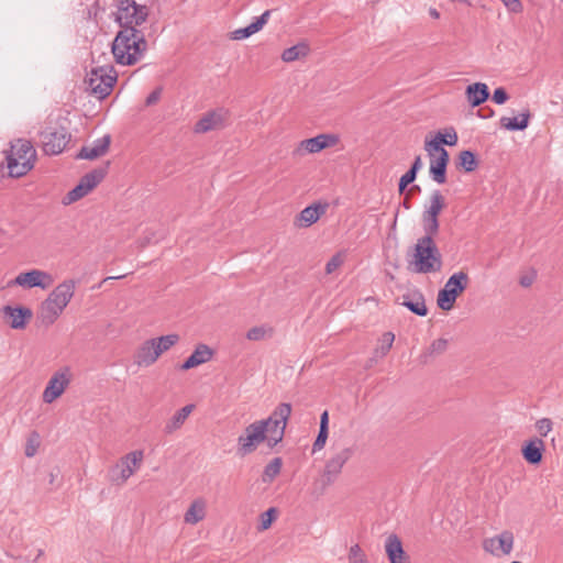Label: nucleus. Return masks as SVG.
<instances>
[{
  "instance_id": "obj_59",
  "label": "nucleus",
  "mask_w": 563,
  "mask_h": 563,
  "mask_svg": "<svg viewBox=\"0 0 563 563\" xmlns=\"http://www.w3.org/2000/svg\"><path fill=\"white\" fill-rule=\"evenodd\" d=\"M58 473H59V471H58V470H56V472H53V471H52V472L49 473V484H52V485H53V484L55 483V479H56V477H57Z\"/></svg>"
},
{
  "instance_id": "obj_56",
  "label": "nucleus",
  "mask_w": 563,
  "mask_h": 563,
  "mask_svg": "<svg viewBox=\"0 0 563 563\" xmlns=\"http://www.w3.org/2000/svg\"><path fill=\"white\" fill-rule=\"evenodd\" d=\"M421 167H422L421 156L418 155L415 157L409 170H411L412 173H415L417 175L418 172L421 169Z\"/></svg>"
},
{
  "instance_id": "obj_1",
  "label": "nucleus",
  "mask_w": 563,
  "mask_h": 563,
  "mask_svg": "<svg viewBox=\"0 0 563 563\" xmlns=\"http://www.w3.org/2000/svg\"><path fill=\"white\" fill-rule=\"evenodd\" d=\"M147 51L144 32L135 27L121 29L111 45L115 63L125 66L135 65Z\"/></svg>"
},
{
  "instance_id": "obj_54",
  "label": "nucleus",
  "mask_w": 563,
  "mask_h": 563,
  "mask_svg": "<svg viewBox=\"0 0 563 563\" xmlns=\"http://www.w3.org/2000/svg\"><path fill=\"white\" fill-rule=\"evenodd\" d=\"M320 430L329 431V413L324 410L320 416Z\"/></svg>"
},
{
  "instance_id": "obj_6",
  "label": "nucleus",
  "mask_w": 563,
  "mask_h": 563,
  "mask_svg": "<svg viewBox=\"0 0 563 563\" xmlns=\"http://www.w3.org/2000/svg\"><path fill=\"white\" fill-rule=\"evenodd\" d=\"M148 15L150 9L145 4H140L135 0H119L117 2L114 21L121 29H137L147 20Z\"/></svg>"
},
{
  "instance_id": "obj_31",
  "label": "nucleus",
  "mask_w": 563,
  "mask_h": 563,
  "mask_svg": "<svg viewBox=\"0 0 563 563\" xmlns=\"http://www.w3.org/2000/svg\"><path fill=\"white\" fill-rule=\"evenodd\" d=\"M520 119L503 117L500 119V126L508 131H523L528 128L530 119L532 117L529 109H526L520 113Z\"/></svg>"
},
{
  "instance_id": "obj_9",
  "label": "nucleus",
  "mask_w": 563,
  "mask_h": 563,
  "mask_svg": "<svg viewBox=\"0 0 563 563\" xmlns=\"http://www.w3.org/2000/svg\"><path fill=\"white\" fill-rule=\"evenodd\" d=\"M290 415L291 405L289 402H280L268 418L257 420L258 422H266L265 427L269 433V449H273L283 441Z\"/></svg>"
},
{
  "instance_id": "obj_27",
  "label": "nucleus",
  "mask_w": 563,
  "mask_h": 563,
  "mask_svg": "<svg viewBox=\"0 0 563 563\" xmlns=\"http://www.w3.org/2000/svg\"><path fill=\"white\" fill-rule=\"evenodd\" d=\"M271 15V10L264 11L260 16L255 18V20L245 27L236 29L231 33L232 40H244L250 37L251 35L257 33L263 29V26L267 23L268 18Z\"/></svg>"
},
{
  "instance_id": "obj_55",
  "label": "nucleus",
  "mask_w": 563,
  "mask_h": 563,
  "mask_svg": "<svg viewBox=\"0 0 563 563\" xmlns=\"http://www.w3.org/2000/svg\"><path fill=\"white\" fill-rule=\"evenodd\" d=\"M494 113L495 112L490 107H484L477 111V115L481 117L482 119L492 118L494 115Z\"/></svg>"
},
{
  "instance_id": "obj_14",
  "label": "nucleus",
  "mask_w": 563,
  "mask_h": 563,
  "mask_svg": "<svg viewBox=\"0 0 563 563\" xmlns=\"http://www.w3.org/2000/svg\"><path fill=\"white\" fill-rule=\"evenodd\" d=\"M353 452L354 451L352 448H344L336 452L334 455H332L325 462L322 474V481L324 486H329L336 481V478L341 474L344 464L352 457Z\"/></svg>"
},
{
  "instance_id": "obj_28",
  "label": "nucleus",
  "mask_w": 563,
  "mask_h": 563,
  "mask_svg": "<svg viewBox=\"0 0 563 563\" xmlns=\"http://www.w3.org/2000/svg\"><path fill=\"white\" fill-rule=\"evenodd\" d=\"M158 354L155 353L154 340L150 339L143 342L134 354V363L139 366H151L154 364Z\"/></svg>"
},
{
  "instance_id": "obj_58",
  "label": "nucleus",
  "mask_w": 563,
  "mask_h": 563,
  "mask_svg": "<svg viewBox=\"0 0 563 563\" xmlns=\"http://www.w3.org/2000/svg\"><path fill=\"white\" fill-rule=\"evenodd\" d=\"M420 191H421V188L419 185H412L408 191V196L419 194Z\"/></svg>"
},
{
  "instance_id": "obj_37",
  "label": "nucleus",
  "mask_w": 563,
  "mask_h": 563,
  "mask_svg": "<svg viewBox=\"0 0 563 563\" xmlns=\"http://www.w3.org/2000/svg\"><path fill=\"white\" fill-rule=\"evenodd\" d=\"M153 340L155 345V353H157L158 356H161L164 352L168 351L179 341V335L173 333L154 338Z\"/></svg>"
},
{
  "instance_id": "obj_10",
  "label": "nucleus",
  "mask_w": 563,
  "mask_h": 563,
  "mask_svg": "<svg viewBox=\"0 0 563 563\" xmlns=\"http://www.w3.org/2000/svg\"><path fill=\"white\" fill-rule=\"evenodd\" d=\"M109 165L110 162H107L103 166L93 168L91 172L85 174L79 179L78 184L63 198V203L67 206L87 196L104 179L108 174Z\"/></svg>"
},
{
  "instance_id": "obj_42",
  "label": "nucleus",
  "mask_w": 563,
  "mask_h": 563,
  "mask_svg": "<svg viewBox=\"0 0 563 563\" xmlns=\"http://www.w3.org/2000/svg\"><path fill=\"white\" fill-rule=\"evenodd\" d=\"M435 137H440V140L444 141L443 145L454 146L457 143V133L454 128L450 126L442 131H438Z\"/></svg>"
},
{
  "instance_id": "obj_53",
  "label": "nucleus",
  "mask_w": 563,
  "mask_h": 563,
  "mask_svg": "<svg viewBox=\"0 0 563 563\" xmlns=\"http://www.w3.org/2000/svg\"><path fill=\"white\" fill-rule=\"evenodd\" d=\"M161 95H162V87H157L155 88L145 99V104L146 106H153L155 104L159 98H161Z\"/></svg>"
},
{
  "instance_id": "obj_60",
  "label": "nucleus",
  "mask_w": 563,
  "mask_h": 563,
  "mask_svg": "<svg viewBox=\"0 0 563 563\" xmlns=\"http://www.w3.org/2000/svg\"><path fill=\"white\" fill-rule=\"evenodd\" d=\"M429 14L433 18V19H439L440 16V13L438 12V10L435 8H430L429 10Z\"/></svg>"
},
{
  "instance_id": "obj_38",
  "label": "nucleus",
  "mask_w": 563,
  "mask_h": 563,
  "mask_svg": "<svg viewBox=\"0 0 563 563\" xmlns=\"http://www.w3.org/2000/svg\"><path fill=\"white\" fill-rule=\"evenodd\" d=\"M421 223L424 232V235L422 238H429V240H434V236L439 233L440 229L439 218H432L421 214Z\"/></svg>"
},
{
  "instance_id": "obj_61",
  "label": "nucleus",
  "mask_w": 563,
  "mask_h": 563,
  "mask_svg": "<svg viewBox=\"0 0 563 563\" xmlns=\"http://www.w3.org/2000/svg\"><path fill=\"white\" fill-rule=\"evenodd\" d=\"M402 207L405 209H410L411 208V203H410V198L409 196L407 195V197L405 198V200L402 201Z\"/></svg>"
},
{
  "instance_id": "obj_2",
  "label": "nucleus",
  "mask_w": 563,
  "mask_h": 563,
  "mask_svg": "<svg viewBox=\"0 0 563 563\" xmlns=\"http://www.w3.org/2000/svg\"><path fill=\"white\" fill-rule=\"evenodd\" d=\"M75 287L76 283L74 279H66L52 290L40 307L37 318L41 324L49 327L57 320L71 300Z\"/></svg>"
},
{
  "instance_id": "obj_52",
  "label": "nucleus",
  "mask_w": 563,
  "mask_h": 563,
  "mask_svg": "<svg viewBox=\"0 0 563 563\" xmlns=\"http://www.w3.org/2000/svg\"><path fill=\"white\" fill-rule=\"evenodd\" d=\"M395 340V335L391 332H385L383 334V345H382V353L385 355L393 345V342Z\"/></svg>"
},
{
  "instance_id": "obj_63",
  "label": "nucleus",
  "mask_w": 563,
  "mask_h": 563,
  "mask_svg": "<svg viewBox=\"0 0 563 563\" xmlns=\"http://www.w3.org/2000/svg\"><path fill=\"white\" fill-rule=\"evenodd\" d=\"M123 276H118V277H113V276H110V277H107L103 282L108 280V279H119V278H122Z\"/></svg>"
},
{
  "instance_id": "obj_33",
  "label": "nucleus",
  "mask_w": 563,
  "mask_h": 563,
  "mask_svg": "<svg viewBox=\"0 0 563 563\" xmlns=\"http://www.w3.org/2000/svg\"><path fill=\"white\" fill-rule=\"evenodd\" d=\"M206 517V501L202 498L195 499L185 512V522L196 525Z\"/></svg>"
},
{
  "instance_id": "obj_45",
  "label": "nucleus",
  "mask_w": 563,
  "mask_h": 563,
  "mask_svg": "<svg viewBox=\"0 0 563 563\" xmlns=\"http://www.w3.org/2000/svg\"><path fill=\"white\" fill-rule=\"evenodd\" d=\"M417 178V175L412 173L411 170H407L399 179L398 183V191L399 194H404L407 187L412 184Z\"/></svg>"
},
{
  "instance_id": "obj_19",
  "label": "nucleus",
  "mask_w": 563,
  "mask_h": 563,
  "mask_svg": "<svg viewBox=\"0 0 563 563\" xmlns=\"http://www.w3.org/2000/svg\"><path fill=\"white\" fill-rule=\"evenodd\" d=\"M339 136L336 134L323 133L314 137L302 140L297 151L307 153H319L324 148L336 145Z\"/></svg>"
},
{
  "instance_id": "obj_40",
  "label": "nucleus",
  "mask_w": 563,
  "mask_h": 563,
  "mask_svg": "<svg viewBox=\"0 0 563 563\" xmlns=\"http://www.w3.org/2000/svg\"><path fill=\"white\" fill-rule=\"evenodd\" d=\"M443 142L440 137H433L431 140L426 139L424 150L429 153L430 157L441 156L442 153L448 152L443 147Z\"/></svg>"
},
{
  "instance_id": "obj_32",
  "label": "nucleus",
  "mask_w": 563,
  "mask_h": 563,
  "mask_svg": "<svg viewBox=\"0 0 563 563\" xmlns=\"http://www.w3.org/2000/svg\"><path fill=\"white\" fill-rule=\"evenodd\" d=\"M445 198L439 189H435L430 195L429 205L426 206L422 214L439 218L443 209L445 208Z\"/></svg>"
},
{
  "instance_id": "obj_26",
  "label": "nucleus",
  "mask_w": 563,
  "mask_h": 563,
  "mask_svg": "<svg viewBox=\"0 0 563 563\" xmlns=\"http://www.w3.org/2000/svg\"><path fill=\"white\" fill-rule=\"evenodd\" d=\"M324 212L325 206L321 203L308 206L296 217L295 224L298 228H308L316 223Z\"/></svg>"
},
{
  "instance_id": "obj_57",
  "label": "nucleus",
  "mask_w": 563,
  "mask_h": 563,
  "mask_svg": "<svg viewBox=\"0 0 563 563\" xmlns=\"http://www.w3.org/2000/svg\"><path fill=\"white\" fill-rule=\"evenodd\" d=\"M531 284H532V278L527 277V276L520 278L521 286L529 287Z\"/></svg>"
},
{
  "instance_id": "obj_20",
  "label": "nucleus",
  "mask_w": 563,
  "mask_h": 563,
  "mask_svg": "<svg viewBox=\"0 0 563 563\" xmlns=\"http://www.w3.org/2000/svg\"><path fill=\"white\" fill-rule=\"evenodd\" d=\"M396 303L406 307L409 311L419 317H426L428 314L424 296L418 289L407 292L400 298H397Z\"/></svg>"
},
{
  "instance_id": "obj_62",
  "label": "nucleus",
  "mask_w": 563,
  "mask_h": 563,
  "mask_svg": "<svg viewBox=\"0 0 563 563\" xmlns=\"http://www.w3.org/2000/svg\"><path fill=\"white\" fill-rule=\"evenodd\" d=\"M43 555H44V550L40 549L37 551L36 558L33 560V562L36 563Z\"/></svg>"
},
{
  "instance_id": "obj_43",
  "label": "nucleus",
  "mask_w": 563,
  "mask_h": 563,
  "mask_svg": "<svg viewBox=\"0 0 563 563\" xmlns=\"http://www.w3.org/2000/svg\"><path fill=\"white\" fill-rule=\"evenodd\" d=\"M349 561L350 563H367L366 555L358 544L350 548Z\"/></svg>"
},
{
  "instance_id": "obj_50",
  "label": "nucleus",
  "mask_w": 563,
  "mask_h": 563,
  "mask_svg": "<svg viewBox=\"0 0 563 563\" xmlns=\"http://www.w3.org/2000/svg\"><path fill=\"white\" fill-rule=\"evenodd\" d=\"M536 427L542 437H545L552 429V421L549 418H542L537 421Z\"/></svg>"
},
{
  "instance_id": "obj_39",
  "label": "nucleus",
  "mask_w": 563,
  "mask_h": 563,
  "mask_svg": "<svg viewBox=\"0 0 563 563\" xmlns=\"http://www.w3.org/2000/svg\"><path fill=\"white\" fill-rule=\"evenodd\" d=\"M273 328L266 325L253 327L246 332V339L250 341H261L266 336L273 335Z\"/></svg>"
},
{
  "instance_id": "obj_18",
  "label": "nucleus",
  "mask_w": 563,
  "mask_h": 563,
  "mask_svg": "<svg viewBox=\"0 0 563 563\" xmlns=\"http://www.w3.org/2000/svg\"><path fill=\"white\" fill-rule=\"evenodd\" d=\"M512 547L514 534L508 530L503 531L497 537L485 539L483 542L484 550L495 555H499V552L501 554H509Z\"/></svg>"
},
{
  "instance_id": "obj_25",
  "label": "nucleus",
  "mask_w": 563,
  "mask_h": 563,
  "mask_svg": "<svg viewBox=\"0 0 563 563\" xmlns=\"http://www.w3.org/2000/svg\"><path fill=\"white\" fill-rule=\"evenodd\" d=\"M213 356V350L207 344L200 343L196 346L194 352L180 365V369L188 371L207 363Z\"/></svg>"
},
{
  "instance_id": "obj_7",
  "label": "nucleus",
  "mask_w": 563,
  "mask_h": 563,
  "mask_svg": "<svg viewBox=\"0 0 563 563\" xmlns=\"http://www.w3.org/2000/svg\"><path fill=\"white\" fill-rule=\"evenodd\" d=\"M468 284L470 277L467 273L460 271L452 274L446 280L444 287L438 292V307L444 311L451 310L454 307L457 297L465 291Z\"/></svg>"
},
{
  "instance_id": "obj_41",
  "label": "nucleus",
  "mask_w": 563,
  "mask_h": 563,
  "mask_svg": "<svg viewBox=\"0 0 563 563\" xmlns=\"http://www.w3.org/2000/svg\"><path fill=\"white\" fill-rule=\"evenodd\" d=\"M278 509L275 507L268 508L260 516L261 522L257 527L258 531H265L271 528L272 523L277 519Z\"/></svg>"
},
{
  "instance_id": "obj_49",
  "label": "nucleus",
  "mask_w": 563,
  "mask_h": 563,
  "mask_svg": "<svg viewBox=\"0 0 563 563\" xmlns=\"http://www.w3.org/2000/svg\"><path fill=\"white\" fill-rule=\"evenodd\" d=\"M343 264V258L340 253L333 255L325 265V273L331 274Z\"/></svg>"
},
{
  "instance_id": "obj_48",
  "label": "nucleus",
  "mask_w": 563,
  "mask_h": 563,
  "mask_svg": "<svg viewBox=\"0 0 563 563\" xmlns=\"http://www.w3.org/2000/svg\"><path fill=\"white\" fill-rule=\"evenodd\" d=\"M492 99L497 104H504L509 99V95L504 87H498L494 90Z\"/></svg>"
},
{
  "instance_id": "obj_8",
  "label": "nucleus",
  "mask_w": 563,
  "mask_h": 563,
  "mask_svg": "<svg viewBox=\"0 0 563 563\" xmlns=\"http://www.w3.org/2000/svg\"><path fill=\"white\" fill-rule=\"evenodd\" d=\"M266 422L257 420L250 423L244 432L238 438L236 453L240 456H246L256 451L261 443L266 442L269 448V433L265 427Z\"/></svg>"
},
{
  "instance_id": "obj_47",
  "label": "nucleus",
  "mask_w": 563,
  "mask_h": 563,
  "mask_svg": "<svg viewBox=\"0 0 563 563\" xmlns=\"http://www.w3.org/2000/svg\"><path fill=\"white\" fill-rule=\"evenodd\" d=\"M328 435H329V431L319 429L318 435L312 444V452H317L324 448Z\"/></svg>"
},
{
  "instance_id": "obj_22",
  "label": "nucleus",
  "mask_w": 563,
  "mask_h": 563,
  "mask_svg": "<svg viewBox=\"0 0 563 563\" xmlns=\"http://www.w3.org/2000/svg\"><path fill=\"white\" fill-rule=\"evenodd\" d=\"M385 552L389 563H410V558L404 550L400 538L395 533L386 538Z\"/></svg>"
},
{
  "instance_id": "obj_5",
  "label": "nucleus",
  "mask_w": 563,
  "mask_h": 563,
  "mask_svg": "<svg viewBox=\"0 0 563 563\" xmlns=\"http://www.w3.org/2000/svg\"><path fill=\"white\" fill-rule=\"evenodd\" d=\"M117 80L118 74L113 66H99L87 74L85 81L91 95L102 100L111 93Z\"/></svg>"
},
{
  "instance_id": "obj_23",
  "label": "nucleus",
  "mask_w": 563,
  "mask_h": 563,
  "mask_svg": "<svg viewBox=\"0 0 563 563\" xmlns=\"http://www.w3.org/2000/svg\"><path fill=\"white\" fill-rule=\"evenodd\" d=\"M544 450V442L539 438H532L523 443L521 454L527 463L539 465L542 462Z\"/></svg>"
},
{
  "instance_id": "obj_24",
  "label": "nucleus",
  "mask_w": 563,
  "mask_h": 563,
  "mask_svg": "<svg viewBox=\"0 0 563 563\" xmlns=\"http://www.w3.org/2000/svg\"><path fill=\"white\" fill-rule=\"evenodd\" d=\"M450 163L449 152H444L441 156H435L430 159L429 175L433 181L439 185L446 183L448 165Z\"/></svg>"
},
{
  "instance_id": "obj_30",
  "label": "nucleus",
  "mask_w": 563,
  "mask_h": 563,
  "mask_svg": "<svg viewBox=\"0 0 563 563\" xmlns=\"http://www.w3.org/2000/svg\"><path fill=\"white\" fill-rule=\"evenodd\" d=\"M194 409L195 405L190 404L177 410L165 423L164 433L173 434L176 430L180 429Z\"/></svg>"
},
{
  "instance_id": "obj_3",
  "label": "nucleus",
  "mask_w": 563,
  "mask_h": 563,
  "mask_svg": "<svg viewBox=\"0 0 563 563\" xmlns=\"http://www.w3.org/2000/svg\"><path fill=\"white\" fill-rule=\"evenodd\" d=\"M412 258L409 264L417 274L440 272L443 266L442 254L434 240L419 238L413 246Z\"/></svg>"
},
{
  "instance_id": "obj_17",
  "label": "nucleus",
  "mask_w": 563,
  "mask_h": 563,
  "mask_svg": "<svg viewBox=\"0 0 563 563\" xmlns=\"http://www.w3.org/2000/svg\"><path fill=\"white\" fill-rule=\"evenodd\" d=\"M1 311L3 317L8 319L9 325L14 330L25 329L33 317V311L25 306L12 307L7 305Z\"/></svg>"
},
{
  "instance_id": "obj_36",
  "label": "nucleus",
  "mask_w": 563,
  "mask_h": 563,
  "mask_svg": "<svg viewBox=\"0 0 563 563\" xmlns=\"http://www.w3.org/2000/svg\"><path fill=\"white\" fill-rule=\"evenodd\" d=\"M283 467V459L274 457L265 467L262 474V482L271 484L277 475L280 473Z\"/></svg>"
},
{
  "instance_id": "obj_13",
  "label": "nucleus",
  "mask_w": 563,
  "mask_h": 563,
  "mask_svg": "<svg viewBox=\"0 0 563 563\" xmlns=\"http://www.w3.org/2000/svg\"><path fill=\"white\" fill-rule=\"evenodd\" d=\"M54 283L53 276L41 269H31L20 273L14 279L8 283V286H21L23 288H35L41 289L49 288Z\"/></svg>"
},
{
  "instance_id": "obj_21",
  "label": "nucleus",
  "mask_w": 563,
  "mask_h": 563,
  "mask_svg": "<svg viewBox=\"0 0 563 563\" xmlns=\"http://www.w3.org/2000/svg\"><path fill=\"white\" fill-rule=\"evenodd\" d=\"M111 136L109 134L103 135L100 139L93 141L91 145H85L80 148L76 158L93 161L103 156L110 146Z\"/></svg>"
},
{
  "instance_id": "obj_51",
  "label": "nucleus",
  "mask_w": 563,
  "mask_h": 563,
  "mask_svg": "<svg viewBox=\"0 0 563 563\" xmlns=\"http://www.w3.org/2000/svg\"><path fill=\"white\" fill-rule=\"evenodd\" d=\"M501 2L511 13H520L523 10V5L520 0H501Z\"/></svg>"
},
{
  "instance_id": "obj_46",
  "label": "nucleus",
  "mask_w": 563,
  "mask_h": 563,
  "mask_svg": "<svg viewBox=\"0 0 563 563\" xmlns=\"http://www.w3.org/2000/svg\"><path fill=\"white\" fill-rule=\"evenodd\" d=\"M448 349V340L446 339H438V340H434L430 347H429V353L430 354H442L443 352H445Z\"/></svg>"
},
{
  "instance_id": "obj_34",
  "label": "nucleus",
  "mask_w": 563,
  "mask_h": 563,
  "mask_svg": "<svg viewBox=\"0 0 563 563\" xmlns=\"http://www.w3.org/2000/svg\"><path fill=\"white\" fill-rule=\"evenodd\" d=\"M479 165V161L476 154L471 150L461 151L457 161L456 168L462 169L465 173L474 172Z\"/></svg>"
},
{
  "instance_id": "obj_11",
  "label": "nucleus",
  "mask_w": 563,
  "mask_h": 563,
  "mask_svg": "<svg viewBox=\"0 0 563 563\" xmlns=\"http://www.w3.org/2000/svg\"><path fill=\"white\" fill-rule=\"evenodd\" d=\"M143 457V451L141 450L132 451L122 456L120 462L109 470V481L117 485L124 484L141 466Z\"/></svg>"
},
{
  "instance_id": "obj_44",
  "label": "nucleus",
  "mask_w": 563,
  "mask_h": 563,
  "mask_svg": "<svg viewBox=\"0 0 563 563\" xmlns=\"http://www.w3.org/2000/svg\"><path fill=\"white\" fill-rule=\"evenodd\" d=\"M38 445H40L38 434L36 432H33L31 434V437L29 438L26 445H25V450H24L25 456H27V457L34 456L37 452Z\"/></svg>"
},
{
  "instance_id": "obj_16",
  "label": "nucleus",
  "mask_w": 563,
  "mask_h": 563,
  "mask_svg": "<svg viewBox=\"0 0 563 563\" xmlns=\"http://www.w3.org/2000/svg\"><path fill=\"white\" fill-rule=\"evenodd\" d=\"M69 383V367H64L63 369L55 372L49 378L43 391V401L46 404H52L54 400L62 396Z\"/></svg>"
},
{
  "instance_id": "obj_29",
  "label": "nucleus",
  "mask_w": 563,
  "mask_h": 563,
  "mask_svg": "<svg viewBox=\"0 0 563 563\" xmlns=\"http://www.w3.org/2000/svg\"><path fill=\"white\" fill-rule=\"evenodd\" d=\"M465 95L471 107L475 108L487 101L489 89L484 82H474L466 87Z\"/></svg>"
},
{
  "instance_id": "obj_4",
  "label": "nucleus",
  "mask_w": 563,
  "mask_h": 563,
  "mask_svg": "<svg viewBox=\"0 0 563 563\" xmlns=\"http://www.w3.org/2000/svg\"><path fill=\"white\" fill-rule=\"evenodd\" d=\"M5 159L9 176L19 178L26 175L34 167L36 151L30 141L19 139L11 142Z\"/></svg>"
},
{
  "instance_id": "obj_15",
  "label": "nucleus",
  "mask_w": 563,
  "mask_h": 563,
  "mask_svg": "<svg viewBox=\"0 0 563 563\" xmlns=\"http://www.w3.org/2000/svg\"><path fill=\"white\" fill-rule=\"evenodd\" d=\"M229 119V110L224 108H217L206 112L194 126V132L197 134L207 133L213 130L223 129Z\"/></svg>"
},
{
  "instance_id": "obj_12",
  "label": "nucleus",
  "mask_w": 563,
  "mask_h": 563,
  "mask_svg": "<svg viewBox=\"0 0 563 563\" xmlns=\"http://www.w3.org/2000/svg\"><path fill=\"white\" fill-rule=\"evenodd\" d=\"M70 137V133L64 126H47L41 132L42 148L46 155L60 154Z\"/></svg>"
},
{
  "instance_id": "obj_35",
  "label": "nucleus",
  "mask_w": 563,
  "mask_h": 563,
  "mask_svg": "<svg viewBox=\"0 0 563 563\" xmlns=\"http://www.w3.org/2000/svg\"><path fill=\"white\" fill-rule=\"evenodd\" d=\"M310 52V47L306 42H300L291 47L284 49L282 59L285 63H291L306 57Z\"/></svg>"
}]
</instances>
